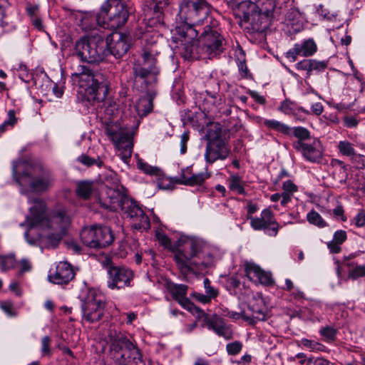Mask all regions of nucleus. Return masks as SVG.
I'll use <instances>...</instances> for the list:
<instances>
[{
  "label": "nucleus",
  "mask_w": 365,
  "mask_h": 365,
  "mask_svg": "<svg viewBox=\"0 0 365 365\" xmlns=\"http://www.w3.org/2000/svg\"><path fill=\"white\" fill-rule=\"evenodd\" d=\"M249 309L252 312L250 315L254 319V324L257 321H264L266 319L267 308L264 299L261 296L254 297L250 302Z\"/></svg>",
  "instance_id": "cd10ccee"
},
{
  "label": "nucleus",
  "mask_w": 365,
  "mask_h": 365,
  "mask_svg": "<svg viewBox=\"0 0 365 365\" xmlns=\"http://www.w3.org/2000/svg\"><path fill=\"white\" fill-rule=\"evenodd\" d=\"M187 290V285L175 284L171 289V292L182 307L195 315L198 319H202V327H206L219 336H222L225 339H230L232 337V331L230 327L226 324L224 319L220 316L217 314H207L203 310L196 307L186 297Z\"/></svg>",
  "instance_id": "39448f33"
},
{
  "label": "nucleus",
  "mask_w": 365,
  "mask_h": 365,
  "mask_svg": "<svg viewBox=\"0 0 365 365\" xmlns=\"http://www.w3.org/2000/svg\"><path fill=\"white\" fill-rule=\"evenodd\" d=\"M299 345L302 346L304 348L308 349L310 351H326L327 348L322 344L314 341L310 340L307 338H302L299 341Z\"/></svg>",
  "instance_id": "72a5a7b5"
},
{
  "label": "nucleus",
  "mask_w": 365,
  "mask_h": 365,
  "mask_svg": "<svg viewBox=\"0 0 365 365\" xmlns=\"http://www.w3.org/2000/svg\"><path fill=\"white\" fill-rule=\"evenodd\" d=\"M8 118L5 120L6 123L9 125V127L12 128L17 121V119L15 116V112L12 110L8 112Z\"/></svg>",
  "instance_id": "338daca9"
},
{
  "label": "nucleus",
  "mask_w": 365,
  "mask_h": 365,
  "mask_svg": "<svg viewBox=\"0 0 365 365\" xmlns=\"http://www.w3.org/2000/svg\"><path fill=\"white\" fill-rule=\"evenodd\" d=\"M229 187L232 191L237 194L242 195L245 193L243 181L238 175H232L230 178Z\"/></svg>",
  "instance_id": "e433bc0d"
},
{
  "label": "nucleus",
  "mask_w": 365,
  "mask_h": 365,
  "mask_svg": "<svg viewBox=\"0 0 365 365\" xmlns=\"http://www.w3.org/2000/svg\"><path fill=\"white\" fill-rule=\"evenodd\" d=\"M135 108L138 115L145 116L153 110V100L148 97L141 98L137 102Z\"/></svg>",
  "instance_id": "7c9ffc66"
},
{
  "label": "nucleus",
  "mask_w": 365,
  "mask_h": 365,
  "mask_svg": "<svg viewBox=\"0 0 365 365\" xmlns=\"http://www.w3.org/2000/svg\"><path fill=\"white\" fill-rule=\"evenodd\" d=\"M102 79L100 74L95 73L84 65L78 66L71 75L73 83L79 87L78 93L92 103L103 101L107 95L108 87Z\"/></svg>",
  "instance_id": "423d86ee"
},
{
  "label": "nucleus",
  "mask_w": 365,
  "mask_h": 365,
  "mask_svg": "<svg viewBox=\"0 0 365 365\" xmlns=\"http://www.w3.org/2000/svg\"><path fill=\"white\" fill-rule=\"evenodd\" d=\"M356 225L357 227H363L365 225V212L361 210L359 212L354 218Z\"/></svg>",
  "instance_id": "e2e57ef3"
},
{
  "label": "nucleus",
  "mask_w": 365,
  "mask_h": 365,
  "mask_svg": "<svg viewBox=\"0 0 365 365\" xmlns=\"http://www.w3.org/2000/svg\"><path fill=\"white\" fill-rule=\"evenodd\" d=\"M224 38L218 32V22L215 20L207 24L198 40L197 48L195 46L196 38L193 42L194 51L198 55L196 59L212 58L220 55L224 50Z\"/></svg>",
  "instance_id": "6e6552de"
},
{
  "label": "nucleus",
  "mask_w": 365,
  "mask_h": 365,
  "mask_svg": "<svg viewBox=\"0 0 365 365\" xmlns=\"http://www.w3.org/2000/svg\"><path fill=\"white\" fill-rule=\"evenodd\" d=\"M311 110L312 113L316 115H319L323 113L324 107L321 103H316L312 104Z\"/></svg>",
  "instance_id": "774afa93"
},
{
  "label": "nucleus",
  "mask_w": 365,
  "mask_h": 365,
  "mask_svg": "<svg viewBox=\"0 0 365 365\" xmlns=\"http://www.w3.org/2000/svg\"><path fill=\"white\" fill-rule=\"evenodd\" d=\"M309 363H312L313 365H330V361L323 357H319L317 359L310 358L308 359Z\"/></svg>",
  "instance_id": "0e129e2a"
},
{
  "label": "nucleus",
  "mask_w": 365,
  "mask_h": 365,
  "mask_svg": "<svg viewBox=\"0 0 365 365\" xmlns=\"http://www.w3.org/2000/svg\"><path fill=\"white\" fill-rule=\"evenodd\" d=\"M189 140V134L184 132L180 136V153L185 154L187 152V143Z\"/></svg>",
  "instance_id": "4d7b16f0"
},
{
  "label": "nucleus",
  "mask_w": 365,
  "mask_h": 365,
  "mask_svg": "<svg viewBox=\"0 0 365 365\" xmlns=\"http://www.w3.org/2000/svg\"><path fill=\"white\" fill-rule=\"evenodd\" d=\"M344 125L347 128H354L358 125V120L352 116L345 117L344 119Z\"/></svg>",
  "instance_id": "69168bd1"
},
{
  "label": "nucleus",
  "mask_w": 365,
  "mask_h": 365,
  "mask_svg": "<svg viewBox=\"0 0 365 365\" xmlns=\"http://www.w3.org/2000/svg\"><path fill=\"white\" fill-rule=\"evenodd\" d=\"M337 149L341 155L348 157L349 159L356 153L354 145L346 140H340L338 143Z\"/></svg>",
  "instance_id": "473e14b6"
},
{
  "label": "nucleus",
  "mask_w": 365,
  "mask_h": 365,
  "mask_svg": "<svg viewBox=\"0 0 365 365\" xmlns=\"http://www.w3.org/2000/svg\"><path fill=\"white\" fill-rule=\"evenodd\" d=\"M78 161L86 166H91L94 164H96L98 167H101L103 163L101 160H96L94 158H90L86 155H81V156H79L78 158Z\"/></svg>",
  "instance_id": "de8ad7c7"
},
{
  "label": "nucleus",
  "mask_w": 365,
  "mask_h": 365,
  "mask_svg": "<svg viewBox=\"0 0 365 365\" xmlns=\"http://www.w3.org/2000/svg\"><path fill=\"white\" fill-rule=\"evenodd\" d=\"M249 219L250 220V225L255 230H264V233L270 237L277 235L279 225L269 209H264L260 217H250Z\"/></svg>",
  "instance_id": "a211bd4d"
},
{
  "label": "nucleus",
  "mask_w": 365,
  "mask_h": 365,
  "mask_svg": "<svg viewBox=\"0 0 365 365\" xmlns=\"http://www.w3.org/2000/svg\"><path fill=\"white\" fill-rule=\"evenodd\" d=\"M101 16L104 28L115 30L127 23L129 11L123 0H107L101 6Z\"/></svg>",
  "instance_id": "9b49d317"
},
{
  "label": "nucleus",
  "mask_w": 365,
  "mask_h": 365,
  "mask_svg": "<svg viewBox=\"0 0 365 365\" xmlns=\"http://www.w3.org/2000/svg\"><path fill=\"white\" fill-rule=\"evenodd\" d=\"M108 287L111 289H120L130 287L133 272L124 266H110L108 269Z\"/></svg>",
  "instance_id": "f3484780"
},
{
  "label": "nucleus",
  "mask_w": 365,
  "mask_h": 365,
  "mask_svg": "<svg viewBox=\"0 0 365 365\" xmlns=\"http://www.w3.org/2000/svg\"><path fill=\"white\" fill-rule=\"evenodd\" d=\"M110 350L121 358L131 359L135 364L142 361L139 349L129 339L123 335L118 336L113 340Z\"/></svg>",
  "instance_id": "6ab92c4d"
},
{
  "label": "nucleus",
  "mask_w": 365,
  "mask_h": 365,
  "mask_svg": "<svg viewBox=\"0 0 365 365\" xmlns=\"http://www.w3.org/2000/svg\"><path fill=\"white\" fill-rule=\"evenodd\" d=\"M307 219L310 224L319 227H324L327 225L326 222L323 220L322 216L314 210H312L307 214Z\"/></svg>",
  "instance_id": "58836bf2"
},
{
  "label": "nucleus",
  "mask_w": 365,
  "mask_h": 365,
  "mask_svg": "<svg viewBox=\"0 0 365 365\" xmlns=\"http://www.w3.org/2000/svg\"><path fill=\"white\" fill-rule=\"evenodd\" d=\"M0 264L2 271H7L15 267L16 262L13 255L0 257Z\"/></svg>",
  "instance_id": "a19ab883"
},
{
  "label": "nucleus",
  "mask_w": 365,
  "mask_h": 365,
  "mask_svg": "<svg viewBox=\"0 0 365 365\" xmlns=\"http://www.w3.org/2000/svg\"><path fill=\"white\" fill-rule=\"evenodd\" d=\"M210 13V6L205 0H182L178 14L183 25L177 28L178 36L175 38L178 52L185 60L198 58L193 46L198 31L194 26L205 22L207 25L215 21Z\"/></svg>",
  "instance_id": "f257e3e1"
},
{
  "label": "nucleus",
  "mask_w": 365,
  "mask_h": 365,
  "mask_svg": "<svg viewBox=\"0 0 365 365\" xmlns=\"http://www.w3.org/2000/svg\"><path fill=\"white\" fill-rule=\"evenodd\" d=\"M197 103L204 113L207 114L215 113L220 109L221 98L206 91L205 93L200 94Z\"/></svg>",
  "instance_id": "bb28decb"
},
{
  "label": "nucleus",
  "mask_w": 365,
  "mask_h": 365,
  "mask_svg": "<svg viewBox=\"0 0 365 365\" xmlns=\"http://www.w3.org/2000/svg\"><path fill=\"white\" fill-rule=\"evenodd\" d=\"M278 110L285 115H292L297 120H302L303 119L300 116V113H304L309 115L310 112L308 110L304 109L303 107L297 106V105L289 99L283 101L278 108Z\"/></svg>",
  "instance_id": "c756f323"
},
{
  "label": "nucleus",
  "mask_w": 365,
  "mask_h": 365,
  "mask_svg": "<svg viewBox=\"0 0 365 365\" xmlns=\"http://www.w3.org/2000/svg\"><path fill=\"white\" fill-rule=\"evenodd\" d=\"M205 160L212 164L217 160L227 159L231 153L227 142L222 136V128L219 124H212L207 130Z\"/></svg>",
  "instance_id": "9d476101"
},
{
  "label": "nucleus",
  "mask_w": 365,
  "mask_h": 365,
  "mask_svg": "<svg viewBox=\"0 0 365 365\" xmlns=\"http://www.w3.org/2000/svg\"><path fill=\"white\" fill-rule=\"evenodd\" d=\"M226 316L235 320L242 318L249 324H254V319L252 318L250 315L247 314L245 312H236L234 311H229L226 314Z\"/></svg>",
  "instance_id": "37998d69"
},
{
  "label": "nucleus",
  "mask_w": 365,
  "mask_h": 365,
  "mask_svg": "<svg viewBox=\"0 0 365 365\" xmlns=\"http://www.w3.org/2000/svg\"><path fill=\"white\" fill-rule=\"evenodd\" d=\"M293 146L309 162H317L322 158V154L319 148V141L318 140H314L312 143L296 141L293 143Z\"/></svg>",
  "instance_id": "393cba45"
},
{
  "label": "nucleus",
  "mask_w": 365,
  "mask_h": 365,
  "mask_svg": "<svg viewBox=\"0 0 365 365\" xmlns=\"http://www.w3.org/2000/svg\"><path fill=\"white\" fill-rule=\"evenodd\" d=\"M317 51V46L314 39L308 38L295 43L292 48L287 51L285 56L290 62H294L298 56L309 57L313 56Z\"/></svg>",
  "instance_id": "b1692460"
},
{
  "label": "nucleus",
  "mask_w": 365,
  "mask_h": 365,
  "mask_svg": "<svg viewBox=\"0 0 365 365\" xmlns=\"http://www.w3.org/2000/svg\"><path fill=\"white\" fill-rule=\"evenodd\" d=\"M242 13L237 14L239 17L245 22L250 23L252 29L257 32L264 31L269 26L272 14H264L258 9L251 10L250 6L247 9H242Z\"/></svg>",
  "instance_id": "412c9836"
},
{
  "label": "nucleus",
  "mask_w": 365,
  "mask_h": 365,
  "mask_svg": "<svg viewBox=\"0 0 365 365\" xmlns=\"http://www.w3.org/2000/svg\"><path fill=\"white\" fill-rule=\"evenodd\" d=\"M319 333L326 341L332 342L336 339L338 329L333 326H325L320 328Z\"/></svg>",
  "instance_id": "4c0bfd02"
},
{
  "label": "nucleus",
  "mask_w": 365,
  "mask_h": 365,
  "mask_svg": "<svg viewBox=\"0 0 365 365\" xmlns=\"http://www.w3.org/2000/svg\"><path fill=\"white\" fill-rule=\"evenodd\" d=\"M110 176H113V179L110 185L108 182L106 184V189L105 197L101 202L102 206L113 211L119 208L122 210L125 199H129V197L119 190V181L115 174H111Z\"/></svg>",
  "instance_id": "dca6fc26"
},
{
  "label": "nucleus",
  "mask_w": 365,
  "mask_h": 365,
  "mask_svg": "<svg viewBox=\"0 0 365 365\" xmlns=\"http://www.w3.org/2000/svg\"><path fill=\"white\" fill-rule=\"evenodd\" d=\"M277 0H255V1H246L240 5L241 9H247L250 6L251 10L258 9L264 14H272L276 6Z\"/></svg>",
  "instance_id": "c85d7f7f"
},
{
  "label": "nucleus",
  "mask_w": 365,
  "mask_h": 365,
  "mask_svg": "<svg viewBox=\"0 0 365 365\" xmlns=\"http://www.w3.org/2000/svg\"><path fill=\"white\" fill-rule=\"evenodd\" d=\"M282 190L294 195V192H297L298 187L292 180H287L282 183Z\"/></svg>",
  "instance_id": "6e6d98bb"
},
{
  "label": "nucleus",
  "mask_w": 365,
  "mask_h": 365,
  "mask_svg": "<svg viewBox=\"0 0 365 365\" xmlns=\"http://www.w3.org/2000/svg\"><path fill=\"white\" fill-rule=\"evenodd\" d=\"M242 349V344L239 341L229 343L226 346V349L230 355H236L239 354Z\"/></svg>",
  "instance_id": "a18cd8bd"
},
{
  "label": "nucleus",
  "mask_w": 365,
  "mask_h": 365,
  "mask_svg": "<svg viewBox=\"0 0 365 365\" xmlns=\"http://www.w3.org/2000/svg\"><path fill=\"white\" fill-rule=\"evenodd\" d=\"M349 278L356 280L359 277H365V264H357L354 262L349 264Z\"/></svg>",
  "instance_id": "f704fd0d"
},
{
  "label": "nucleus",
  "mask_w": 365,
  "mask_h": 365,
  "mask_svg": "<svg viewBox=\"0 0 365 365\" xmlns=\"http://www.w3.org/2000/svg\"><path fill=\"white\" fill-rule=\"evenodd\" d=\"M187 244L190 252L179 250L173 257L178 269L185 278L191 273L197 274L212 267L215 252L214 247L202 239L192 238Z\"/></svg>",
  "instance_id": "7ed1b4c3"
},
{
  "label": "nucleus",
  "mask_w": 365,
  "mask_h": 365,
  "mask_svg": "<svg viewBox=\"0 0 365 365\" xmlns=\"http://www.w3.org/2000/svg\"><path fill=\"white\" fill-rule=\"evenodd\" d=\"M12 173L19 185L25 190L44 192L53 183L50 171L41 165L25 164L21 160L14 162Z\"/></svg>",
  "instance_id": "20e7f679"
},
{
  "label": "nucleus",
  "mask_w": 365,
  "mask_h": 365,
  "mask_svg": "<svg viewBox=\"0 0 365 365\" xmlns=\"http://www.w3.org/2000/svg\"><path fill=\"white\" fill-rule=\"evenodd\" d=\"M126 217L130 220L131 227L138 230H148L150 227V220L142 208L133 199H125L122 209Z\"/></svg>",
  "instance_id": "2eb2a0df"
},
{
  "label": "nucleus",
  "mask_w": 365,
  "mask_h": 365,
  "mask_svg": "<svg viewBox=\"0 0 365 365\" xmlns=\"http://www.w3.org/2000/svg\"><path fill=\"white\" fill-rule=\"evenodd\" d=\"M106 42L108 45L109 54L116 58L123 56L130 48L129 36L122 33L112 34L107 38Z\"/></svg>",
  "instance_id": "4be33fe9"
},
{
  "label": "nucleus",
  "mask_w": 365,
  "mask_h": 365,
  "mask_svg": "<svg viewBox=\"0 0 365 365\" xmlns=\"http://www.w3.org/2000/svg\"><path fill=\"white\" fill-rule=\"evenodd\" d=\"M245 271L247 277L255 282H259L262 284L269 285L272 284V278L270 273L262 269L259 266L247 263L245 265Z\"/></svg>",
  "instance_id": "a878e982"
},
{
  "label": "nucleus",
  "mask_w": 365,
  "mask_h": 365,
  "mask_svg": "<svg viewBox=\"0 0 365 365\" xmlns=\"http://www.w3.org/2000/svg\"><path fill=\"white\" fill-rule=\"evenodd\" d=\"M350 160L356 169L365 170V155L356 153Z\"/></svg>",
  "instance_id": "c03bdc74"
},
{
  "label": "nucleus",
  "mask_w": 365,
  "mask_h": 365,
  "mask_svg": "<svg viewBox=\"0 0 365 365\" xmlns=\"http://www.w3.org/2000/svg\"><path fill=\"white\" fill-rule=\"evenodd\" d=\"M293 195H292L289 192L283 190V192L282 193H280V196L282 198V200L280 201L281 205L283 207L287 206V205L292 201Z\"/></svg>",
  "instance_id": "13d9d810"
},
{
  "label": "nucleus",
  "mask_w": 365,
  "mask_h": 365,
  "mask_svg": "<svg viewBox=\"0 0 365 365\" xmlns=\"http://www.w3.org/2000/svg\"><path fill=\"white\" fill-rule=\"evenodd\" d=\"M137 165L138 168L145 174L150 175H155L158 174L159 169L157 167L151 166L141 159L138 160Z\"/></svg>",
  "instance_id": "79ce46f5"
},
{
  "label": "nucleus",
  "mask_w": 365,
  "mask_h": 365,
  "mask_svg": "<svg viewBox=\"0 0 365 365\" xmlns=\"http://www.w3.org/2000/svg\"><path fill=\"white\" fill-rule=\"evenodd\" d=\"M195 298L200 302L202 304H209L211 300L212 299V297H210L208 294L205 293L201 294V293H195L194 294Z\"/></svg>",
  "instance_id": "680f3d73"
},
{
  "label": "nucleus",
  "mask_w": 365,
  "mask_h": 365,
  "mask_svg": "<svg viewBox=\"0 0 365 365\" xmlns=\"http://www.w3.org/2000/svg\"><path fill=\"white\" fill-rule=\"evenodd\" d=\"M346 240V233L344 230H338L334 235L333 241L342 244Z\"/></svg>",
  "instance_id": "bf43d9fd"
},
{
  "label": "nucleus",
  "mask_w": 365,
  "mask_h": 365,
  "mask_svg": "<svg viewBox=\"0 0 365 365\" xmlns=\"http://www.w3.org/2000/svg\"><path fill=\"white\" fill-rule=\"evenodd\" d=\"M156 237L159 243L164 247L170 249L172 247V243L169 237L163 232L157 231Z\"/></svg>",
  "instance_id": "8fccbe9b"
},
{
  "label": "nucleus",
  "mask_w": 365,
  "mask_h": 365,
  "mask_svg": "<svg viewBox=\"0 0 365 365\" xmlns=\"http://www.w3.org/2000/svg\"><path fill=\"white\" fill-rule=\"evenodd\" d=\"M237 66L240 73V75L243 77L247 76L248 73V68L245 63V59L243 58L242 59L238 58Z\"/></svg>",
  "instance_id": "052dcab7"
},
{
  "label": "nucleus",
  "mask_w": 365,
  "mask_h": 365,
  "mask_svg": "<svg viewBox=\"0 0 365 365\" xmlns=\"http://www.w3.org/2000/svg\"><path fill=\"white\" fill-rule=\"evenodd\" d=\"M29 202L32 205L29 208V214L26 217L25 223L29 230L36 227L53 230L54 232L48 234L46 238L48 243L56 247L70 225L69 215L63 209L54 211L48 215L46 203L39 198L31 199Z\"/></svg>",
  "instance_id": "f03ea898"
},
{
  "label": "nucleus",
  "mask_w": 365,
  "mask_h": 365,
  "mask_svg": "<svg viewBox=\"0 0 365 365\" xmlns=\"http://www.w3.org/2000/svg\"><path fill=\"white\" fill-rule=\"evenodd\" d=\"M94 184L89 181H81L78 183L76 193L79 197L88 199L94 191Z\"/></svg>",
  "instance_id": "2f4dec72"
},
{
  "label": "nucleus",
  "mask_w": 365,
  "mask_h": 365,
  "mask_svg": "<svg viewBox=\"0 0 365 365\" xmlns=\"http://www.w3.org/2000/svg\"><path fill=\"white\" fill-rule=\"evenodd\" d=\"M311 73L312 71H323L327 66V63L326 61H319L315 59H311Z\"/></svg>",
  "instance_id": "864d4df0"
},
{
  "label": "nucleus",
  "mask_w": 365,
  "mask_h": 365,
  "mask_svg": "<svg viewBox=\"0 0 365 365\" xmlns=\"http://www.w3.org/2000/svg\"><path fill=\"white\" fill-rule=\"evenodd\" d=\"M192 175V169L191 166H187L181 170L180 175L176 179V182L180 185H184L182 182L186 180V178Z\"/></svg>",
  "instance_id": "603ef678"
},
{
  "label": "nucleus",
  "mask_w": 365,
  "mask_h": 365,
  "mask_svg": "<svg viewBox=\"0 0 365 365\" xmlns=\"http://www.w3.org/2000/svg\"><path fill=\"white\" fill-rule=\"evenodd\" d=\"M159 51L155 46L145 47L133 66V74L136 81H141L145 86L157 82L160 73L156 56Z\"/></svg>",
  "instance_id": "1a4fd4ad"
},
{
  "label": "nucleus",
  "mask_w": 365,
  "mask_h": 365,
  "mask_svg": "<svg viewBox=\"0 0 365 365\" xmlns=\"http://www.w3.org/2000/svg\"><path fill=\"white\" fill-rule=\"evenodd\" d=\"M210 177L207 173H200L193 174L190 177L186 178V180L182 182L185 185L194 186L202 185L206 179Z\"/></svg>",
  "instance_id": "c9c22d12"
},
{
  "label": "nucleus",
  "mask_w": 365,
  "mask_h": 365,
  "mask_svg": "<svg viewBox=\"0 0 365 365\" xmlns=\"http://www.w3.org/2000/svg\"><path fill=\"white\" fill-rule=\"evenodd\" d=\"M154 4L153 11L156 14L158 21H160L161 16L164 9L168 6V0H152Z\"/></svg>",
  "instance_id": "ea45409f"
},
{
  "label": "nucleus",
  "mask_w": 365,
  "mask_h": 365,
  "mask_svg": "<svg viewBox=\"0 0 365 365\" xmlns=\"http://www.w3.org/2000/svg\"><path fill=\"white\" fill-rule=\"evenodd\" d=\"M311 59H304L296 64V68L299 71H306V78L311 76Z\"/></svg>",
  "instance_id": "49530a36"
},
{
  "label": "nucleus",
  "mask_w": 365,
  "mask_h": 365,
  "mask_svg": "<svg viewBox=\"0 0 365 365\" xmlns=\"http://www.w3.org/2000/svg\"><path fill=\"white\" fill-rule=\"evenodd\" d=\"M106 132L118 150V156L125 163H128L133 145L129 130L118 123H110L107 125Z\"/></svg>",
  "instance_id": "ddd939ff"
},
{
  "label": "nucleus",
  "mask_w": 365,
  "mask_h": 365,
  "mask_svg": "<svg viewBox=\"0 0 365 365\" xmlns=\"http://www.w3.org/2000/svg\"><path fill=\"white\" fill-rule=\"evenodd\" d=\"M262 123L268 129L274 130L286 135H293L298 139L297 141H303L310 138V132L306 128L297 126L291 128L288 125L274 119H263Z\"/></svg>",
  "instance_id": "aec40b11"
},
{
  "label": "nucleus",
  "mask_w": 365,
  "mask_h": 365,
  "mask_svg": "<svg viewBox=\"0 0 365 365\" xmlns=\"http://www.w3.org/2000/svg\"><path fill=\"white\" fill-rule=\"evenodd\" d=\"M108 42L98 34L83 37L75 43L74 54L83 62L99 63L109 55Z\"/></svg>",
  "instance_id": "0eeeda50"
},
{
  "label": "nucleus",
  "mask_w": 365,
  "mask_h": 365,
  "mask_svg": "<svg viewBox=\"0 0 365 365\" xmlns=\"http://www.w3.org/2000/svg\"><path fill=\"white\" fill-rule=\"evenodd\" d=\"M75 272L71 264L67 262H60L55 270L50 271L48 280L56 284L66 285L75 277Z\"/></svg>",
  "instance_id": "5701e85b"
},
{
  "label": "nucleus",
  "mask_w": 365,
  "mask_h": 365,
  "mask_svg": "<svg viewBox=\"0 0 365 365\" xmlns=\"http://www.w3.org/2000/svg\"><path fill=\"white\" fill-rule=\"evenodd\" d=\"M16 265L19 266V275L30 272L32 268L31 262L27 259H21L19 262H16Z\"/></svg>",
  "instance_id": "3c124183"
},
{
  "label": "nucleus",
  "mask_w": 365,
  "mask_h": 365,
  "mask_svg": "<svg viewBox=\"0 0 365 365\" xmlns=\"http://www.w3.org/2000/svg\"><path fill=\"white\" fill-rule=\"evenodd\" d=\"M106 302L105 297L94 289H89L81 299L83 318L89 323L96 322L104 315Z\"/></svg>",
  "instance_id": "f8f14e48"
},
{
  "label": "nucleus",
  "mask_w": 365,
  "mask_h": 365,
  "mask_svg": "<svg viewBox=\"0 0 365 365\" xmlns=\"http://www.w3.org/2000/svg\"><path fill=\"white\" fill-rule=\"evenodd\" d=\"M51 339L46 336L41 340V353L43 355H48L51 353L50 350Z\"/></svg>",
  "instance_id": "5fc2aeb1"
},
{
  "label": "nucleus",
  "mask_w": 365,
  "mask_h": 365,
  "mask_svg": "<svg viewBox=\"0 0 365 365\" xmlns=\"http://www.w3.org/2000/svg\"><path fill=\"white\" fill-rule=\"evenodd\" d=\"M204 288L205 293L208 294L212 299L217 297L219 292L218 290L214 287L211 286V282L208 278H205L203 280Z\"/></svg>",
  "instance_id": "09e8293b"
},
{
  "label": "nucleus",
  "mask_w": 365,
  "mask_h": 365,
  "mask_svg": "<svg viewBox=\"0 0 365 365\" xmlns=\"http://www.w3.org/2000/svg\"><path fill=\"white\" fill-rule=\"evenodd\" d=\"M80 237L84 245L94 249L106 247L110 245L114 240L111 230L106 226L83 227Z\"/></svg>",
  "instance_id": "4468645a"
}]
</instances>
